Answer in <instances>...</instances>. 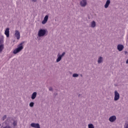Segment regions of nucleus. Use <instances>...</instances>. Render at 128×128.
Returning <instances> with one entry per match:
<instances>
[{
  "instance_id": "obj_1",
  "label": "nucleus",
  "mask_w": 128,
  "mask_h": 128,
  "mask_svg": "<svg viewBox=\"0 0 128 128\" xmlns=\"http://www.w3.org/2000/svg\"><path fill=\"white\" fill-rule=\"evenodd\" d=\"M24 44V42H22L20 44H19L18 46V48L14 50L13 51V54H18V52H22V50H24V46H22V44Z\"/></svg>"
},
{
  "instance_id": "obj_2",
  "label": "nucleus",
  "mask_w": 128,
  "mask_h": 128,
  "mask_svg": "<svg viewBox=\"0 0 128 128\" xmlns=\"http://www.w3.org/2000/svg\"><path fill=\"white\" fill-rule=\"evenodd\" d=\"M48 30H46V29H40L38 32V36L40 38H41V36H46V34Z\"/></svg>"
},
{
  "instance_id": "obj_3",
  "label": "nucleus",
  "mask_w": 128,
  "mask_h": 128,
  "mask_svg": "<svg viewBox=\"0 0 128 128\" xmlns=\"http://www.w3.org/2000/svg\"><path fill=\"white\" fill-rule=\"evenodd\" d=\"M12 125L14 126L10 125H6V126L1 128H14V126H18V121L14 120L12 122Z\"/></svg>"
},
{
  "instance_id": "obj_4",
  "label": "nucleus",
  "mask_w": 128,
  "mask_h": 128,
  "mask_svg": "<svg viewBox=\"0 0 128 128\" xmlns=\"http://www.w3.org/2000/svg\"><path fill=\"white\" fill-rule=\"evenodd\" d=\"M80 4L82 8H85V6H86V4H88V1L86 0H81Z\"/></svg>"
},
{
  "instance_id": "obj_5",
  "label": "nucleus",
  "mask_w": 128,
  "mask_h": 128,
  "mask_svg": "<svg viewBox=\"0 0 128 128\" xmlns=\"http://www.w3.org/2000/svg\"><path fill=\"white\" fill-rule=\"evenodd\" d=\"M114 94V100L115 102H116V100H120V94L118 93V92L117 90H115Z\"/></svg>"
},
{
  "instance_id": "obj_6",
  "label": "nucleus",
  "mask_w": 128,
  "mask_h": 128,
  "mask_svg": "<svg viewBox=\"0 0 128 128\" xmlns=\"http://www.w3.org/2000/svg\"><path fill=\"white\" fill-rule=\"evenodd\" d=\"M14 36L16 38V40H20V31L18 30H15Z\"/></svg>"
},
{
  "instance_id": "obj_7",
  "label": "nucleus",
  "mask_w": 128,
  "mask_h": 128,
  "mask_svg": "<svg viewBox=\"0 0 128 128\" xmlns=\"http://www.w3.org/2000/svg\"><path fill=\"white\" fill-rule=\"evenodd\" d=\"M124 48V45L122 44H119L117 46V50H118V52H122Z\"/></svg>"
},
{
  "instance_id": "obj_8",
  "label": "nucleus",
  "mask_w": 128,
  "mask_h": 128,
  "mask_svg": "<svg viewBox=\"0 0 128 128\" xmlns=\"http://www.w3.org/2000/svg\"><path fill=\"white\" fill-rule=\"evenodd\" d=\"M30 126L32 128H40V124H38V123H32L30 124Z\"/></svg>"
},
{
  "instance_id": "obj_9",
  "label": "nucleus",
  "mask_w": 128,
  "mask_h": 128,
  "mask_svg": "<svg viewBox=\"0 0 128 128\" xmlns=\"http://www.w3.org/2000/svg\"><path fill=\"white\" fill-rule=\"evenodd\" d=\"M116 120V116H111L109 118V120L110 122H115Z\"/></svg>"
},
{
  "instance_id": "obj_10",
  "label": "nucleus",
  "mask_w": 128,
  "mask_h": 128,
  "mask_svg": "<svg viewBox=\"0 0 128 128\" xmlns=\"http://www.w3.org/2000/svg\"><path fill=\"white\" fill-rule=\"evenodd\" d=\"M48 16L46 15L44 18V20L42 21V24H46L48 22Z\"/></svg>"
},
{
  "instance_id": "obj_11",
  "label": "nucleus",
  "mask_w": 128,
  "mask_h": 128,
  "mask_svg": "<svg viewBox=\"0 0 128 128\" xmlns=\"http://www.w3.org/2000/svg\"><path fill=\"white\" fill-rule=\"evenodd\" d=\"M4 34L6 36V38H10V28H6L5 30Z\"/></svg>"
},
{
  "instance_id": "obj_12",
  "label": "nucleus",
  "mask_w": 128,
  "mask_h": 128,
  "mask_svg": "<svg viewBox=\"0 0 128 128\" xmlns=\"http://www.w3.org/2000/svg\"><path fill=\"white\" fill-rule=\"evenodd\" d=\"M38 94V92H34L31 96L32 100H35L36 98V96Z\"/></svg>"
},
{
  "instance_id": "obj_13",
  "label": "nucleus",
  "mask_w": 128,
  "mask_h": 128,
  "mask_svg": "<svg viewBox=\"0 0 128 128\" xmlns=\"http://www.w3.org/2000/svg\"><path fill=\"white\" fill-rule=\"evenodd\" d=\"M110 0H107L104 5L105 8H108V6H110Z\"/></svg>"
},
{
  "instance_id": "obj_14",
  "label": "nucleus",
  "mask_w": 128,
  "mask_h": 128,
  "mask_svg": "<svg viewBox=\"0 0 128 128\" xmlns=\"http://www.w3.org/2000/svg\"><path fill=\"white\" fill-rule=\"evenodd\" d=\"M4 36H0V44H4Z\"/></svg>"
},
{
  "instance_id": "obj_15",
  "label": "nucleus",
  "mask_w": 128,
  "mask_h": 128,
  "mask_svg": "<svg viewBox=\"0 0 128 128\" xmlns=\"http://www.w3.org/2000/svg\"><path fill=\"white\" fill-rule=\"evenodd\" d=\"M62 56H60V54H58V58L56 60V62H60V60H62Z\"/></svg>"
},
{
  "instance_id": "obj_16",
  "label": "nucleus",
  "mask_w": 128,
  "mask_h": 128,
  "mask_svg": "<svg viewBox=\"0 0 128 128\" xmlns=\"http://www.w3.org/2000/svg\"><path fill=\"white\" fill-rule=\"evenodd\" d=\"M5 122L6 124H12V120H10V118H8Z\"/></svg>"
},
{
  "instance_id": "obj_17",
  "label": "nucleus",
  "mask_w": 128,
  "mask_h": 128,
  "mask_svg": "<svg viewBox=\"0 0 128 128\" xmlns=\"http://www.w3.org/2000/svg\"><path fill=\"white\" fill-rule=\"evenodd\" d=\"M4 44H0V53L4 50Z\"/></svg>"
},
{
  "instance_id": "obj_18",
  "label": "nucleus",
  "mask_w": 128,
  "mask_h": 128,
  "mask_svg": "<svg viewBox=\"0 0 128 128\" xmlns=\"http://www.w3.org/2000/svg\"><path fill=\"white\" fill-rule=\"evenodd\" d=\"M98 64H102V57L100 56L98 60Z\"/></svg>"
},
{
  "instance_id": "obj_19",
  "label": "nucleus",
  "mask_w": 128,
  "mask_h": 128,
  "mask_svg": "<svg viewBox=\"0 0 128 128\" xmlns=\"http://www.w3.org/2000/svg\"><path fill=\"white\" fill-rule=\"evenodd\" d=\"M96 22L92 21L91 23V28H96Z\"/></svg>"
},
{
  "instance_id": "obj_20",
  "label": "nucleus",
  "mask_w": 128,
  "mask_h": 128,
  "mask_svg": "<svg viewBox=\"0 0 128 128\" xmlns=\"http://www.w3.org/2000/svg\"><path fill=\"white\" fill-rule=\"evenodd\" d=\"M29 106L30 108H34V102H31L30 103Z\"/></svg>"
},
{
  "instance_id": "obj_21",
  "label": "nucleus",
  "mask_w": 128,
  "mask_h": 128,
  "mask_svg": "<svg viewBox=\"0 0 128 128\" xmlns=\"http://www.w3.org/2000/svg\"><path fill=\"white\" fill-rule=\"evenodd\" d=\"M88 128H94V124H88Z\"/></svg>"
},
{
  "instance_id": "obj_22",
  "label": "nucleus",
  "mask_w": 128,
  "mask_h": 128,
  "mask_svg": "<svg viewBox=\"0 0 128 128\" xmlns=\"http://www.w3.org/2000/svg\"><path fill=\"white\" fill-rule=\"evenodd\" d=\"M78 74H72L73 78H78Z\"/></svg>"
},
{
  "instance_id": "obj_23",
  "label": "nucleus",
  "mask_w": 128,
  "mask_h": 128,
  "mask_svg": "<svg viewBox=\"0 0 128 128\" xmlns=\"http://www.w3.org/2000/svg\"><path fill=\"white\" fill-rule=\"evenodd\" d=\"M64 54H66V52H64L61 55L60 54V56L62 58V56H64Z\"/></svg>"
},
{
  "instance_id": "obj_24",
  "label": "nucleus",
  "mask_w": 128,
  "mask_h": 128,
  "mask_svg": "<svg viewBox=\"0 0 128 128\" xmlns=\"http://www.w3.org/2000/svg\"><path fill=\"white\" fill-rule=\"evenodd\" d=\"M6 115H4L3 117H2V120H6Z\"/></svg>"
},
{
  "instance_id": "obj_25",
  "label": "nucleus",
  "mask_w": 128,
  "mask_h": 128,
  "mask_svg": "<svg viewBox=\"0 0 128 128\" xmlns=\"http://www.w3.org/2000/svg\"><path fill=\"white\" fill-rule=\"evenodd\" d=\"M124 128H128V124H125Z\"/></svg>"
},
{
  "instance_id": "obj_26",
  "label": "nucleus",
  "mask_w": 128,
  "mask_h": 128,
  "mask_svg": "<svg viewBox=\"0 0 128 128\" xmlns=\"http://www.w3.org/2000/svg\"><path fill=\"white\" fill-rule=\"evenodd\" d=\"M49 90H50V92H52V87L49 88Z\"/></svg>"
},
{
  "instance_id": "obj_27",
  "label": "nucleus",
  "mask_w": 128,
  "mask_h": 128,
  "mask_svg": "<svg viewBox=\"0 0 128 128\" xmlns=\"http://www.w3.org/2000/svg\"><path fill=\"white\" fill-rule=\"evenodd\" d=\"M33 2H36V0H32Z\"/></svg>"
},
{
  "instance_id": "obj_28",
  "label": "nucleus",
  "mask_w": 128,
  "mask_h": 128,
  "mask_svg": "<svg viewBox=\"0 0 128 128\" xmlns=\"http://www.w3.org/2000/svg\"><path fill=\"white\" fill-rule=\"evenodd\" d=\"M80 76H82V74H81V75H80Z\"/></svg>"
},
{
  "instance_id": "obj_29",
  "label": "nucleus",
  "mask_w": 128,
  "mask_h": 128,
  "mask_svg": "<svg viewBox=\"0 0 128 128\" xmlns=\"http://www.w3.org/2000/svg\"><path fill=\"white\" fill-rule=\"evenodd\" d=\"M126 52H127L126 51V52H125V53L126 54Z\"/></svg>"
},
{
  "instance_id": "obj_30",
  "label": "nucleus",
  "mask_w": 128,
  "mask_h": 128,
  "mask_svg": "<svg viewBox=\"0 0 128 128\" xmlns=\"http://www.w3.org/2000/svg\"><path fill=\"white\" fill-rule=\"evenodd\" d=\"M56 95H58V94H56Z\"/></svg>"
},
{
  "instance_id": "obj_31",
  "label": "nucleus",
  "mask_w": 128,
  "mask_h": 128,
  "mask_svg": "<svg viewBox=\"0 0 128 128\" xmlns=\"http://www.w3.org/2000/svg\"><path fill=\"white\" fill-rule=\"evenodd\" d=\"M80 96V94H79V95H78V96Z\"/></svg>"
},
{
  "instance_id": "obj_32",
  "label": "nucleus",
  "mask_w": 128,
  "mask_h": 128,
  "mask_svg": "<svg viewBox=\"0 0 128 128\" xmlns=\"http://www.w3.org/2000/svg\"><path fill=\"white\" fill-rule=\"evenodd\" d=\"M0 126H2V124H0Z\"/></svg>"
}]
</instances>
